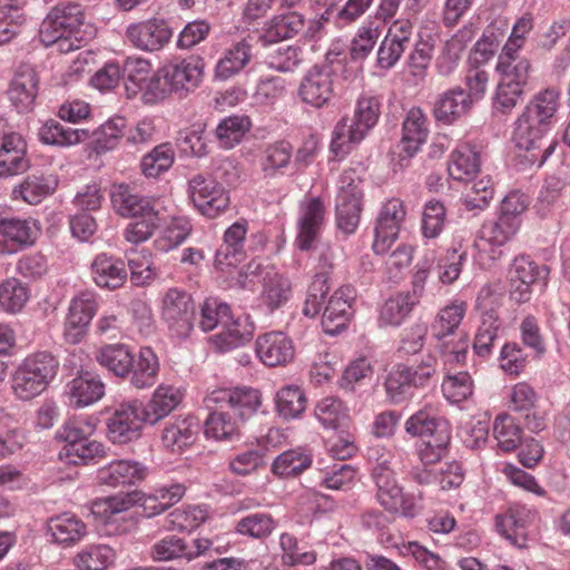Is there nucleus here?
Wrapping results in <instances>:
<instances>
[{"instance_id":"nucleus-1","label":"nucleus","mask_w":570,"mask_h":570,"mask_svg":"<svg viewBox=\"0 0 570 570\" xmlns=\"http://www.w3.org/2000/svg\"><path fill=\"white\" fill-rule=\"evenodd\" d=\"M561 106V92L554 87L539 90L527 102L515 120L513 139L520 150L527 153L531 164L542 166L554 149V141L547 135Z\"/></svg>"},{"instance_id":"nucleus-2","label":"nucleus","mask_w":570,"mask_h":570,"mask_svg":"<svg viewBox=\"0 0 570 570\" xmlns=\"http://www.w3.org/2000/svg\"><path fill=\"white\" fill-rule=\"evenodd\" d=\"M97 29L88 20L79 3H61L53 7L43 19L39 37L46 47L68 53L95 38Z\"/></svg>"},{"instance_id":"nucleus-3","label":"nucleus","mask_w":570,"mask_h":570,"mask_svg":"<svg viewBox=\"0 0 570 570\" xmlns=\"http://www.w3.org/2000/svg\"><path fill=\"white\" fill-rule=\"evenodd\" d=\"M110 199L117 214L137 218L126 227V240L132 244L142 243L160 226L161 217L156 200L138 194L130 185L114 184Z\"/></svg>"},{"instance_id":"nucleus-4","label":"nucleus","mask_w":570,"mask_h":570,"mask_svg":"<svg viewBox=\"0 0 570 570\" xmlns=\"http://www.w3.org/2000/svg\"><path fill=\"white\" fill-rule=\"evenodd\" d=\"M381 105L375 97H362L357 100L353 118L343 117L334 127L331 150L335 156L344 157L360 144L376 125Z\"/></svg>"},{"instance_id":"nucleus-5","label":"nucleus","mask_w":570,"mask_h":570,"mask_svg":"<svg viewBox=\"0 0 570 570\" xmlns=\"http://www.w3.org/2000/svg\"><path fill=\"white\" fill-rule=\"evenodd\" d=\"M58 367L59 362L51 353L39 352L28 356L12 376L14 395L29 401L41 394L56 376Z\"/></svg>"},{"instance_id":"nucleus-6","label":"nucleus","mask_w":570,"mask_h":570,"mask_svg":"<svg viewBox=\"0 0 570 570\" xmlns=\"http://www.w3.org/2000/svg\"><path fill=\"white\" fill-rule=\"evenodd\" d=\"M238 283L246 287L248 277H262L263 291L261 299L269 311H275L285 305L292 295L291 282L277 273L272 265H264L259 261L249 262L238 275Z\"/></svg>"},{"instance_id":"nucleus-7","label":"nucleus","mask_w":570,"mask_h":570,"mask_svg":"<svg viewBox=\"0 0 570 570\" xmlns=\"http://www.w3.org/2000/svg\"><path fill=\"white\" fill-rule=\"evenodd\" d=\"M196 308L186 291L169 288L161 301V318L174 336L187 337L194 328Z\"/></svg>"},{"instance_id":"nucleus-8","label":"nucleus","mask_w":570,"mask_h":570,"mask_svg":"<svg viewBox=\"0 0 570 570\" xmlns=\"http://www.w3.org/2000/svg\"><path fill=\"white\" fill-rule=\"evenodd\" d=\"M188 193L195 207L208 218H215L229 206L225 188L210 176L195 175L188 183Z\"/></svg>"},{"instance_id":"nucleus-9","label":"nucleus","mask_w":570,"mask_h":570,"mask_svg":"<svg viewBox=\"0 0 570 570\" xmlns=\"http://www.w3.org/2000/svg\"><path fill=\"white\" fill-rule=\"evenodd\" d=\"M336 75L330 65H315L301 80L298 96L301 100L315 108L330 104L335 92Z\"/></svg>"},{"instance_id":"nucleus-10","label":"nucleus","mask_w":570,"mask_h":570,"mask_svg":"<svg viewBox=\"0 0 570 570\" xmlns=\"http://www.w3.org/2000/svg\"><path fill=\"white\" fill-rule=\"evenodd\" d=\"M141 402L132 400L119 404L107 420V435L112 443L126 444L140 436L145 419Z\"/></svg>"},{"instance_id":"nucleus-11","label":"nucleus","mask_w":570,"mask_h":570,"mask_svg":"<svg viewBox=\"0 0 570 570\" xmlns=\"http://www.w3.org/2000/svg\"><path fill=\"white\" fill-rule=\"evenodd\" d=\"M548 275L549 268L546 265L537 264L529 256L517 257L510 269L511 298L519 304L529 302L532 286L544 284Z\"/></svg>"},{"instance_id":"nucleus-12","label":"nucleus","mask_w":570,"mask_h":570,"mask_svg":"<svg viewBox=\"0 0 570 570\" xmlns=\"http://www.w3.org/2000/svg\"><path fill=\"white\" fill-rule=\"evenodd\" d=\"M207 402L227 409L244 425L257 413L262 405V396L257 390L250 387L224 389L214 391Z\"/></svg>"},{"instance_id":"nucleus-13","label":"nucleus","mask_w":570,"mask_h":570,"mask_svg":"<svg viewBox=\"0 0 570 570\" xmlns=\"http://www.w3.org/2000/svg\"><path fill=\"white\" fill-rule=\"evenodd\" d=\"M171 37L173 31L164 19H148L131 23L126 29V38L131 46L146 52L161 50Z\"/></svg>"},{"instance_id":"nucleus-14","label":"nucleus","mask_w":570,"mask_h":570,"mask_svg":"<svg viewBox=\"0 0 570 570\" xmlns=\"http://www.w3.org/2000/svg\"><path fill=\"white\" fill-rule=\"evenodd\" d=\"M405 209L400 199L387 200L380 210L375 225V239L373 250L383 255L387 253L391 245L396 240L401 224L405 218Z\"/></svg>"},{"instance_id":"nucleus-15","label":"nucleus","mask_w":570,"mask_h":570,"mask_svg":"<svg viewBox=\"0 0 570 570\" xmlns=\"http://www.w3.org/2000/svg\"><path fill=\"white\" fill-rule=\"evenodd\" d=\"M413 23L410 18L397 19L389 28L387 35L377 51V65L382 69H390L400 60L411 43Z\"/></svg>"},{"instance_id":"nucleus-16","label":"nucleus","mask_w":570,"mask_h":570,"mask_svg":"<svg viewBox=\"0 0 570 570\" xmlns=\"http://www.w3.org/2000/svg\"><path fill=\"white\" fill-rule=\"evenodd\" d=\"M521 225L500 213L495 220L487 222L480 229V239L475 243L480 254L491 246L489 258L494 262L502 255L501 246L507 244L520 229Z\"/></svg>"},{"instance_id":"nucleus-17","label":"nucleus","mask_w":570,"mask_h":570,"mask_svg":"<svg viewBox=\"0 0 570 570\" xmlns=\"http://www.w3.org/2000/svg\"><path fill=\"white\" fill-rule=\"evenodd\" d=\"M354 298L355 291L352 286H342L330 297L322 316V326L326 334L336 335L345 328Z\"/></svg>"},{"instance_id":"nucleus-18","label":"nucleus","mask_w":570,"mask_h":570,"mask_svg":"<svg viewBox=\"0 0 570 570\" xmlns=\"http://www.w3.org/2000/svg\"><path fill=\"white\" fill-rule=\"evenodd\" d=\"M148 468L135 460H115L98 470L100 484L118 488L135 485L147 478Z\"/></svg>"},{"instance_id":"nucleus-19","label":"nucleus","mask_w":570,"mask_h":570,"mask_svg":"<svg viewBox=\"0 0 570 570\" xmlns=\"http://www.w3.org/2000/svg\"><path fill=\"white\" fill-rule=\"evenodd\" d=\"M295 243L301 250H309L320 236L324 224V206L320 198H311L301 205Z\"/></svg>"},{"instance_id":"nucleus-20","label":"nucleus","mask_w":570,"mask_h":570,"mask_svg":"<svg viewBox=\"0 0 570 570\" xmlns=\"http://www.w3.org/2000/svg\"><path fill=\"white\" fill-rule=\"evenodd\" d=\"M473 107L471 95L455 87L439 95L433 106V116L443 125H452L466 116Z\"/></svg>"},{"instance_id":"nucleus-21","label":"nucleus","mask_w":570,"mask_h":570,"mask_svg":"<svg viewBox=\"0 0 570 570\" xmlns=\"http://www.w3.org/2000/svg\"><path fill=\"white\" fill-rule=\"evenodd\" d=\"M247 234L246 220L229 226L224 234V242L216 250L215 266L220 271L237 266L245 258L244 242Z\"/></svg>"},{"instance_id":"nucleus-22","label":"nucleus","mask_w":570,"mask_h":570,"mask_svg":"<svg viewBox=\"0 0 570 570\" xmlns=\"http://www.w3.org/2000/svg\"><path fill=\"white\" fill-rule=\"evenodd\" d=\"M256 353L271 367L284 365L294 357V346L283 332H269L256 340Z\"/></svg>"},{"instance_id":"nucleus-23","label":"nucleus","mask_w":570,"mask_h":570,"mask_svg":"<svg viewBox=\"0 0 570 570\" xmlns=\"http://www.w3.org/2000/svg\"><path fill=\"white\" fill-rule=\"evenodd\" d=\"M495 69L500 79L525 88L532 72V65L529 59L519 55L518 45L507 42L498 57Z\"/></svg>"},{"instance_id":"nucleus-24","label":"nucleus","mask_w":570,"mask_h":570,"mask_svg":"<svg viewBox=\"0 0 570 570\" xmlns=\"http://www.w3.org/2000/svg\"><path fill=\"white\" fill-rule=\"evenodd\" d=\"M27 144L21 135L10 132L0 144V178L23 174L29 168L26 158Z\"/></svg>"},{"instance_id":"nucleus-25","label":"nucleus","mask_w":570,"mask_h":570,"mask_svg":"<svg viewBox=\"0 0 570 570\" xmlns=\"http://www.w3.org/2000/svg\"><path fill=\"white\" fill-rule=\"evenodd\" d=\"M67 387L69 404L73 407L89 406L105 395V383L99 375L89 371H80Z\"/></svg>"},{"instance_id":"nucleus-26","label":"nucleus","mask_w":570,"mask_h":570,"mask_svg":"<svg viewBox=\"0 0 570 570\" xmlns=\"http://www.w3.org/2000/svg\"><path fill=\"white\" fill-rule=\"evenodd\" d=\"M38 75L33 68L22 66L8 89V96L19 112H28L32 109L38 95Z\"/></svg>"},{"instance_id":"nucleus-27","label":"nucleus","mask_w":570,"mask_h":570,"mask_svg":"<svg viewBox=\"0 0 570 570\" xmlns=\"http://www.w3.org/2000/svg\"><path fill=\"white\" fill-rule=\"evenodd\" d=\"M183 401V393L173 385H159L150 400L144 406L141 404L145 423L155 425L168 416Z\"/></svg>"},{"instance_id":"nucleus-28","label":"nucleus","mask_w":570,"mask_h":570,"mask_svg":"<svg viewBox=\"0 0 570 570\" xmlns=\"http://www.w3.org/2000/svg\"><path fill=\"white\" fill-rule=\"evenodd\" d=\"M256 38L257 36L248 35L226 49L216 65V78L226 80L239 73L252 59L253 45Z\"/></svg>"},{"instance_id":"nucleus-29","label":"nucleus","mask_w":570,"mask_h":570,"mask_svg":"<svg viewBox=\"0 0 570 570\" xmlns=\"http://www.w3.org/2000/svg\"><path fill=\"white\" fill-rule=\"evenodd\" d=\"M530 519V510L510 507L505 513L495 517V528L513 546L523 548L527 543V525Z\"/></svg>"},{"instance_id":"nucleus-30","label":"nucleus","mask_w":570,"mask_h":570,"mask_svg":"<svg viewBox=\"0 0 570 570\" xmlns=\"http://www.w3.org/2000/svg\"><path fill=\"white\" fill-rule=\"evenodd\" d=\"M220 332L209 337V343L217 352H227L237 348L253 337L254 326L247 320L234 318L220 326Z\"/></svg>"},{"instance_id":"nucleus-31","label":"nucleus","mask_w":570,"mask_h":570,"mask_svg":"<svg viewBox=\"0 0 570 570\" xmlns=\"http://www.w3.org/2000/svg\"><path fill=\"white\" fill-rule=\"evenodd\" d=\"M91 273L95 284L108 291L121 287L128 276L125 263L106 254H100L94 259Z\"/></svg>"},{"instance_id":"nucleus-32","label":"nucleus","mask_w":570,"mask_h":570,"mask_svg":"<svg viewBox=\"0 0 570 570\" xmlns=\"http://www.w3.org/2000/svg\"><path fill=\"white\" fill-rule=\"evenodd\" d=\"M165 67L168 70L174 92L183 95L184 92L193 91L202 81L204 62L198 57H190Z\"/></svg>"},{"instance_id":"nucleus-33","label":"nucleus","mask_w":570,"mask_h":570,"mask_svg":"<svg viewBox=\"0 0 570 570\" xmlns=\"http://www.w3.org/2000/svg\"><path fill=\"white\" fill-rule=\"evenodd\" d=\"M429 135L428 119L421 108H411L403 121L401 154L412 157L425 142Z\"/></svg>"},{"instance_id":"nucleus-34","label":"nucleus","mask_w":570,"mask_h":570,"mask_svg":"<svg viewBox=\"0 0 570 570\" xmlns=\"http://www.w3.org/2000/svg\"><path fill=\"white\" fill-rule=\"evenodd\" d=\"M47 531L56 543L69 547L87 534V525L71 513H62L48 520Z\"/></svg>"},{"instance_id":"nucleus-35","label":"nucleus","mask_w":570,"mask_h":570,"mask_svg":"<svg viewBox=\"0 0 570 570\" xmlns=\"http://www.w3.org/2000/svg\"><path fill=\"white\" fill-rule=\"evenodd\" d=\"M38 136L46 145L70 147L89 140L90 131L66 127L55 119H49L40 127Z\"/></svg>"},{"instance_id":"nucleus-36","label":"nucleus","mask_w":570,"mask_h":570,"mask_svg":"<svg viewBox=\"0 0 570 570\" xmlns=\"http://www.w3.org/2000/svg\"><path fill=\"white\" fill-rule=\"evenodd\" d=\"M198 423L194 416L177 417L166 423L161 441L165 448L180 451L195 442Z\"/></svg>"},{"instance_id":"nucleus-37","label":"nucleus","mask_w":570,"mask_h":570,"mask_svg":"<svg viewBox=\"0 0 570 570\" xmlns=\"http://www.w3.org/2000/svg\"><path fill=\"white\" fill-rule=\"evenodd\" d=\"M159 362L150 347H142L130 370V384L138 390L153 386L157 382Z\"/></svg>"},{"instance_id":"nucleus-38","label":"nucleus","mask_w":570,"mask_h":570,"mask_svg":"<svg viewBox=\"0 0 570 570\" xmlns=\"http://www.w3.org/2000/svg\"><path fill=\"white\" fill-rule=\"evenodd\" d=\"M96 361L119 377L128 376L134 366V356L124 344L101 347L96 354Z\"/></svg>"},{"instance_id":"nucleus-39","label":"nucleus","mask_w":570,"mask_h":570,"mask_svg":"<svg viewBox=\"0 0 570 570\" xmlns=\"http://www.w3.org/2000/svg\"><path fill=\"white\" fill-rule=\"evenodd\" d=\"M304 17L293 11L274 17L265 30V33L257 36V38H263L267 42H276L295 37L304 30Z\"/></svg>"},{"instance_id":"nucleus-40","label":"nucleus","mask_w":570,"mask_h":570,"mask_svg":"<svg viewBox=\"0 0 570 570\" xmlns=\"http://www.w3.org/2000/svg\"><path fill=\"white\" fill-rule=\"evenodd\" d=\"M242 426L227 409L218 405V410L212 412L205 421V434L216 440H229L239 435Z\"/></svg>"},{"instance_id":"nucleus-41","label":"nucleus","mask_w":570,"mask_h":570,"mask_svg":"<svg viewBox=\"0 0 570 570\" xmlns=\"http://www.w3.org/2000/svg\"><path fill=\"white\" fill-rule=\"evenodd\" d=\"M35 238V230L29 220L9 216L0 217V239L2 242L23 247L33 244Z\"/></svg>"},{"instance_id":"nucleus-42","label":"nucleus","mask_w":570,"mask_h":570,"mask_svg":"<svg viewBox=\"0 0 570 570\" xmlns=\"http://www.w3.org/2000/svg\"><path fill=\"white\" fill-rule=\"evenodd\" d=\"M479 168L478 151L470 146H462L452 153L448 170L453 179L468 181L479 171Z\"/></svg>"},{"instance_id":"nucleus-43","label":"nucleus","mask_w":570,"mask_h":570,"mask_svg":"<svg viewBox=\"0 0 570 570\" xmlns=\"http://www.w3.org/2000/svg\"><path fill=\"white\" fill-rule=\"evenodd\" d=\"M293 147L288 141L278 140L265 147L261 157V168L265 177H275L287 167L292 159Z\"/></svg>"},{"instance_id":"nucleus-44","label":"nucleus","mask_w":570,"mask_h":570,"mask_svg":"<svg viewBox=\"0 0 570 570\" xmlns=\"http://www.w3.org/2000/svg\"><path fill=\"white\" fill-rule=\"evenodd\" d=\"M315 416L326 429L345 428L350 420L348 409L340 399L326 396L315 406Z\"/></svg>"},{"instance_id":"nucleus-45","label":"nucleus","mask_w":570,"mask_h":570,"mask_svg":"<svg viewBox=\"0 0 570 570\" xmlns=\"http://www.w3.org/2000/svg\"><path fill=\"white\" fill-rule=\"evenodd\" d=\"M501 322L493 308L487 309L481 314V324L474 337L473 348L479 356L490 354L493 342L499 337Z\"/></svg>"},{"instance_id":"nucleus-46","label":"nucleus","mask_w":570,"mask_h":570,"mask_svg":"<svg viewBox=\"0 0 570 570\" xmlns=\"http://www.w3.org/2000/svg\"><path fill=\"white\" fill-rule=\"evenodd\" d=\"M175 151L170 144H160L146 154L140 161L144 176L156 178L167 171L174 164Z\"/></svg>"},{"instance_id":"nucleus-47","label":"nucleus","mask_w":570,"mask_h":570,"mask_svg":"<svg viewBox=\"0 0 570 570\" xmlns=\"http://www.w3.org/2000/svg\"><path fill=\"white\" fill-rule=\"evenodd\" d=\"M115 551L107 544H94L85 548L75 558L79 570H106L114 563Z\"/></svg>"},{"instance_id":"nucleus-48","label":"nucleus","mask_w":570,"mask_h":570,"mask_svg":"<svg viewBox=\"0 0 570 570\" xmlns=\"http://www.w3.org/2000/svg\"><path fill=\"white\" fill-rule=\"evenodd\" d=\"M493 435L504 452L515 450L522 441V429L509 414H500L493 423Z\"/></svg>"},{"instance_id":"nucleus-49","label":"nucleus","mask_w":570,"mask_h":570,"mask_svg":"<svg viewBox=\"0 0 570 570\" xmlns=\"http://www.w3.org/2000/svg\"><path fill=\"white\" fill-rule=\"evenodd\" d=\"M250 129V120L246 116H230L224 118L216 128V138L225 149L239 144L244 135Z\"/></svg>"},{"instance_id":"nucleus-50","label":"nucleus","mask_w":570,"mask_h":570,"mask_svg":"<svg viewBox=\"0 0 570 570\" xmlns=\"http://www.w3.org/2000/svg\"><path fill=\"white\" fill-rule=\"evenodd\" d=\"M419 302L413 301L407 293H399L385 301L380 311V322L383 325H399L412 312Z\"/></svg>"},{"instance_id":"nucleus-51","label":"nucleus","mask_w":570,"mask_h":570,"mask_svg":"<svg viewBox=\"0 0 570 570\" xmlns=\"http://www.w3.org/2000/svg\"><path fill=\"white\" fill-rule=\"evenodd\" d=\"M277 527V521L269 513L255 512L242 518L236 524V532L253 539L269 537Z\"/></svg>"},{"instance_id":"nucleus-52","label":"nucleus","mask_w":570,"mask_h":570,"mask_svg":"<svg viewBox=\"0 0 570 570\" xmlns=\"http://www.w3.org/2000/svg\"><path fill=\"white\" fill-rule=\"evenodd\" d=\"M306 397L301 387L288 385L276 394V409L284 419H295L306 409Z\"/></svg>"},{"instance_id":"nucleus-53","label":"nucleus","mask_w":570,"mask_h":570,"mask_svg":"<svg viewBox=\"0 0 570 570\" xmlns=\"http://www.w3.org/2000/svg\"><path fill=\"white\" fill-rule=\"evenodd\" d=\"M139 91L141 92L142 100L150 105L161 101L173 94V83L169 80L166 67L164 66L153 72Z\"/></svg>"},{"instance_id":"nucleus-54","label":"nucleus","mask_w":570,"mask_h":570,"mask_svg":"<svg viewBox=\"0 0 570 570\" xmlns=\"http://www.w3.org/2000/svg\"><path fill=\"white\" fill-rule=\"evenodd\" d=\"M208 518L204 507H188L175 509L167 515V529L170 531H191L198 528Z\"/></svg>"},{"instance_id":"nucleus-55","label":"nucleus","mask_w":570,"mask_h":570,"mask_svg":"<svg viewBox=\"0 0 570 570\" xmlns=\"http://www.w3.org/2000/svg\"><path fill=\"white\" fill-rule=\"evenodd\" d=\"M464 314L465 304L463 302L453 303L442 308L433 323L434 336L439 341L450 337L461 324Z\"/></svg>"},{"instance_id":"nucleus-56","label":"nucleus","mask_w":570,"mask_h":570,"mask_svg":"<svg viewBox=\"0 0 570 570\" xmlns=\"http://www.w3.org/2000/svg\"><path fill=\"white\" fill-rule=\"evenodd\" d=\"M564 187L566 181L560 177L551 176L544 180L534 205V210L539 217L547 218L552 214Z\"/></svg>"},{"instance_id":"nucleus-57","label":"nucleus","mask_w":570,"mask_h":570,"mask_svg":"<svg viewBox=\"0 0 570 570\" xmlns=\"http://www.w3.org/2000/svg\"><path fill=\"white\" fill-rule=\"evenodd\" d=\"M230 320V307L217 298H206L200 305L199 327L204 332L220 327Z\"/></svg>"},{"instance_id":"nucleus-58","label":"nucleus","mask_w":570,"mask_h":570,"mask_svg":"<svg viewBox=\"0 0 570 570\" xmlns=\"http://www.w3.org/2000/svg\"><path fill=\"white\" fill-rule=\"evenodd\" d=\"M312 463L311 458L297 450L285 451L273 462L272 470L275 474L288 478L299 474Z\"/></svg>"},{"instance_id":"nucleus-59","label":"nucleus","mask_w":570,"mask_h":570,"mask_svg":"<svg viewBox=\"0 0 570 570\" xmlns=\"http://www.w3.org/2000/svg\"><path fill=\"white\" fill-rule=\"evenodd\" d=\"M125 119L121 117L112 118L102 124L97 130L90 132L94 136L96 149L107 151L114 149L119 139L125 136Z\"/></svg>"},{"instance_id":"nucleus-60","label":"nucleus","mask_w":570,"mask_h":570,"mask_svg":"<svg viewBox=\"0 0 570 570\" xmlns=\"http://www.w3.org/2000/svg\"><path fill=\"white\" fill-rule=\"evenodd\" d=\"M28 298V288L17 278H9L0 285V305L7 312H19Z\"/></svg>"},{"instance_id":"nucleus-61","label":"nucleus","mask_w":570,"mask_h":570,"mask_svg":"<svg viewBox=\"0 0 570 570\" xmlns=\"http://www.w3.org/2000/svg\"><path fill=\"white\" fill-rule=\"evenodd\" d=\"M191 225L185 218L173 219L155 240V246L161 252H168L180 245L190 234Z\"/></svg>"},{"instance_id":"nucleus-62","label":"nucleus","mask_w":570,"mask_h":570,"mask_svg":"<svg viewBox=\"0 0 570 570\" xmlns=\"http://www.w3.org/2000/svg\"><path fill=\"white\" fill-rule=\"evenodd\" d=\"M524 94V87L500 79L492 99L493 109L509 114L515 108Z\"/></svg>"},{"instance_id":"nucleus-63","label":"nucleus","mask_w":570,"mask_h":570,"mask_svg":"<svg viewBox=\"0 0 570 570\" xmlns=\"http://www.w3.org/2000/svg\"><path fill=\"white\" fill-rule=\"evenodd\" d=\"M442 392L452 403L466 400L473 393V382L468 372L448 375L442 382Z\"/></svg>"},{"instance_id":"nucleus-64","label":"nucleus","mask_w":570,"mask_h":570,"mask_svg":"<svg viewBox=\"0 0 570 570\" xmlns=\"http://www.w3.org/2000/svg\"><path fill=\"white\" fill-rule=\"evenodd\" d=\"M279 546L283 551L282 561L286 566L312 564L316 560L314 552L302 551L296 537L291 533L285 532L281 534Z\"/></svg>"}]
</instances>
